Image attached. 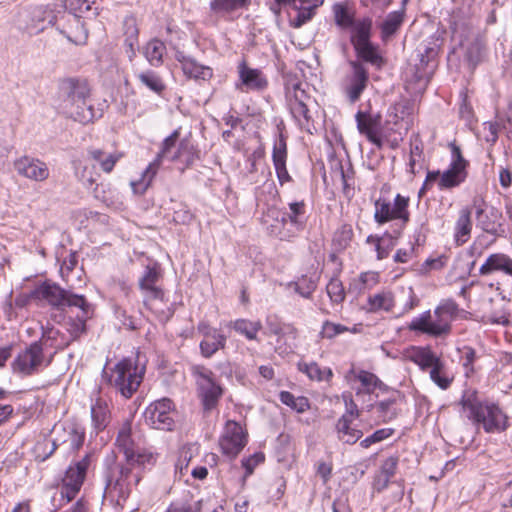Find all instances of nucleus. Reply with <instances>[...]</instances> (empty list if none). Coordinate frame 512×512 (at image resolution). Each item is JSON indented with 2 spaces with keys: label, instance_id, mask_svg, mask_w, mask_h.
<instances>
[{
  "label": "nucleus",
  "instance_id": "obj_10",
  "mask_svg": "<svg viewBox=\"0 0 512 512\" xmlns=\"http://www.w3.org/2000/svg\"><path fill=\"white\" fill-rule=\"evenodd\" d=\"M161 277V269L158 263L149 264L145 267L142 277L139 279V286L144 293L145 305L155 313L164 312V292L157 285Z\"/></svg>",
  "mask_w": 512,
  "mask_h": 512
},
{
  "label": "nucleus",
  "instance_id": "obj_11",
  "mask_svg": "<svg viewBox=\"0 0 512 512\" xmlns=\"http://www.w3.org/2000/svg\"><path fill=\"white\" fill-rule=\"evenodd\" d=\"M191 371L204 408L207 410L214 408L222 396L223 389L216 383L213 372L201 365L193 366Z\"/></svg>",
  "mask_w": 512,
  "mask_h": 512
},
{
  "label": "nucleus",
  "instance_id": "obj_3",
  "mask_svg": "<svg viewBox=\"0 0 512 512\" xmlns=\"http://www.w3.org/2000/svg\"><path fill=\"white\" fill-rule=\"evenodd\" d=\"M57 335L58 331L53 328L45 331L40 341L32 343L16 357L12 364L13 371L21 375H30L47 366L52 358L49 349H60L68 344L65 341H58Z\"/></svg>",
  "mask_w": 512,
  "mask_h": 512
},
{
  "label": "nucleus",
  "instance_id": "obj_57",
  "mask_svg": "<svg viewBox=\"0 0 512 512\" xmlns=\"http://www.w3.org/2000/svg\"><path fill=\"white\" fill-rule=\"evenodd\" d=\"M58 441V439L50 440L47 438L39 440L34 446V454L36 459L41 462L48 459L56 450Z\"/></svg>",
  "mask_w": 512,
  "mask_h": 512
},
{
  "label": "nucleus",
  "instance_id": "obj_26",
  "mask_svg": "<svg viewBox=\"0 0 512 512\" xmlns=\"http://www.w3.org/2000/svg\"><path fill=\"white\" fill-rule=\"evenodd\" d=\"M60 20L61 19L57 17V24L55 27L69 41L77 45L84 44L86 42L88 33L79 16H68L66 20L68 25L61 24Z\"/></svg>",
  "mask_w": 512,
  "mask_h": 512
},
{
  "label": "nucleus",
  "instance_id": "obj_21",
  "mask_svg": "<svg viewBox=\"0 0 512 512\" xmlns=\"http://www.w3.org/2000/svg\"><path fill=\"white\" fill-rule=\"evenodd\" d=\"M17 173L27 179L42 182L50 175L47 164L40 159L22 156L14 163Z\"/></svg>",
  "mask_w": 512,
  "mask_h": 512
},
{
  "label": "nucleus",
  "instance_id": "obj_61",
  "mask_svg": "<svg viewBox=\"0 0 512 512\" xmlns=\"http://www.w3.org/2000/svg\"><path fill=\"white\" fill-rule=\"evenodd\" d=\"M335 22L338 26L348 29L355 22L348 9L342 4H335L333 6Z\"/></svg>",
  "mask_w": 512,
  "mask_h": 512
},
{
  "label": "nucleus",
  "instance_id": "obj_24",
  "mask_svg": "<svg viewBox=\"0 0 512 512\" xmlns=\"http://www.w3.org/2000/svg\"><path fill=\"white\" fill-rule=\"evenodd\" d=\"M272 161L280 185L292 181L286 168L287 162V144L282 134L275 140L272 149Z\"/></svg>",
  "mask_w": 512,
  "mask_h": 512
},
{
  "label": "nucleus",
  "instance_id": "obj_63",
  "mask_svg": "<svg viewBox=\"0 0 512 512\" xmlns=\"http://www.w3.org/2000/svg\"><path fill=\"white\" fill-rule=\"evenodd\" d=\"M394 430L392 428H382L376 430L373 434L366 437L360 442L361 447L369 448L372 444L381 442L387 438H389L393 434Z\"/></svg>",
  "mask_w": 512,
  "mask_h": 512
},
{
  "label": "nucleus",
  "instance_id": "obj_59",
  "mask_svg": "<svg viewBox=\"0 0 512 512\" xmlns=\"http://www.w3.org/2000/svg\"><path fill=\"white\" fill-rule=\"evenodd\" d=\"M460 46L462 49H465V58L468 63L472 66H475L480 61L482 56L481 43L474 39L471 42L467 41V43L461 42Z\"/></svg>",
  "mask_w": 512,
  "mask_h": 512
},
{
  "label": "nucleus",
  "instance_id": "obj_6",
  "mask_svg": "<svg viewBox=\"0 0 512 512\" xmlns=\"http://www.w3.org/2000/svg\"><path fill=\"white\" fill-rule=\"evenodd\" d=\"M144 371L131 359L119 361L111 370L108 381L125 398L137 391L143 380Z\"/></svg>",
  "mask_w": 512,
  "mask_h": 512
},
{
  "label": "nucleus",
  "instance_id": "obj_23",
  "mask_svg": "<svg viewBox=\"0 0 512 512\" xmlns=\"http://www.w3.org/2000/svg\"><path fill=\"white\" fill-rule=\"evenodd\" d=\"M251 0H211V12L225 20H234L239 17L243 10L249 8Z\"/></svg>",
  "mask_w": 512,
  "mask_h": 512
},
{
  "label": "nucleus",
  "instance_id": "obj_42",
  "mask_svg": "<svg viewBox=\"0 0 512 512\" xmlns=\"http://www.w3.org/2000/svg\"><path fill=\"white\" fill-rule=\"evenodd\" d=\"M372 22L368 18L355 21L348 29L351 30V41L354 46L370 41Z\"/></svg>",
  "mask_w": 512,
  "mask_h": 512
},
{
  "label": "nucleus",
  "instance_id": "obj_12",
  "mask_svg": "<svg viewBox=\"0 0 512 512\" xmlns=\"http://www.w3.org/2000/svg\"><path fill=\"white\" fill-rule=\"evenodd\" d=\"M90 464L89 456L71 464L65 471L59 486L61 499L69 503L76 498L84 483L86 472Z\"/></svg>",
  "mask_w": 512,
  "mask_h": 512
},
{
  "label": "nucleus",
  "instance_id": "obj_55",
  "mask_svg": "<svg viewBox=\"0 0 512 512\" xmlns=\"http://www.w3.org/2000/svg\"><path fill=\"white\" fill-rule=\"evenodd\" d=\"M354 47L358 56L361 57L364 61L369 62L377 67L382 65L383 59L379 55L377 48L373 46L370 41Z\"/></svg>",
  "mask_w": 512,
  "mask_h": 512
},
{
  "label": "nucleus",
  "instance_id": "obj_30",
  "mask_svg": "<svg viewBox=\"0 0 512 512\" xmlns=\"http://www.w3.org/2000/svg\"><path fill=\"white\" fill-rule=\"evenodd\" d=\"M84 304L80 306H73L79 309L76 319H70L67 322V330L70 333L72 339L78 338L86 330V322L93 316L94 308L84 297Z\"/></svg>",
  "mask_w": 512,
  "mask_h": 512
},
{
  "label": "nucleus",
  "instance_id": "obj_62",
  "mask_svg": "<svg viewBox=\"0 0 512 512\" xmlns=\"http://www.w3.org/2000/svg\"><path fill=\"white\" fill-rule=\"evenodd\" d=\"M327 294L333 303L339 304L345 298L342 282L338 278H332L326 286Z\"/></svg>",
  "mask_w": 512,
  "mask_h": 512
},
{
  "label": "nucleus",
  "instance_id": "obj_19",
  "mask_svg": "<svg viewBox=\"0 0 512 512\" xmlns=\"http://www.w3.org/2000/svg\"><path fill=\"white\" fill-rule=\"evenodd\" d=\"M237 89L242 92H259L268 86V79L261 69L252 68L245 62H241L238 67Z\"/></svg>",
  "mask_w": 512,
  "mask_h": 512
},
{
  "label": "nucleus",
  "instance_id": "obj_29",
  "mask_svg": "<svg viewBox=\"0 0 512 512\" xmlns=\"http://www.w3.org/2000/svg\"><path fill=\"white\" fill-rule=\"evenodd\" d=\"M356 122L359 132L365 135L370 142L380 146L378 137L380 117L358 111L356 114Z\"/></svg>",
  "mask_w": 512,
  "mask_h": 512
},
{
  "label": "nucleus",
  "instance_id": "obj_22",
  "mask_svg": "<svg viewBox=\"0 0 512 512\" xmlns=\"http://www.w3.org/2000/svg\"><path fill=\"white\" fill-rule=\"evenodd\" d=\"M401 358L416 364L420 370L428 371L440 357L430 346H409L401 352Z\"/></svg>",
  "mask_w": 512,
  "mask_h": 512
},
{
  "label": "nucleus",
  "instance_id": "obj_58",
  "mask_svg": "<svg viewBox=\"0 0 512 512\" xmlns=\"http://www.w3.org/2000/svg\"><path fill=\"white\" fill-rule=\"evenodd\" d=\"M128 464L130 465H139V466H150L156 462V456L153 452L136 447L133 450V455L131 457H126Z\"/></svg>",
  "mask_w": 512,
  "mask_h": 512
},
{
  "label": "nucleus",
  "instance_id": "obj_53",
  "mask_svg": "<svg viewBox=\"0 0 512 512\" xmlns=\"http://www.w3.org/2000/svg\"><path fill=\"white\" fill-rule=\"evenodd\" d=\"M288 287L292 288L303 298H310L317 287V281L313 277L302 276L296 281L290 282Z\"/></svg>",
  "mask_w": 512,
  "mask_h": 512
},
{
  "label": "nucleus",
  "instance_id": "obj_1",
  "mask_svg": "<svg viewBox=\"0 0 512 512\" xmlns=\"http://www.w3.org/2000/svg\"><path fill=\"white\" fill-rule=\"evenodd\" d=\"M460 405L461 415L487 433H500L507 428L506 414L496 404L480 400L476 390H464Z\"/></svg>",
  "mask_w": 512,
  "mask_h": 512
},
{
  "label": "nucleus",
  "instance_id": "obj_20",
  "mask_svg": "<svg viewBox=\"0 0 512 512\" xmlns=\"http://www.w3.org/2000/svg\"><path fill=\"white\" fill-rule=\"evenodd\" d=\"M368 72L363 65L352 62L351 71L343 80V91L350 102L354 103L359 100L361 94L367 87Z\"/></svg>",
  "mask_w": 512,
  "mask_h": 512
},
{
  "label": "nucleus",
  "instance_id": "obj_32",
  "mask_svg": "<svg viewBox=\"0 0 512 512\" xmlns=\"http://www.w3.org/2000/svg\"><path fill=\"white\" fill-rule=\"evenodd\" d=\"M472 226L471 209L469 207H463L460 209L454 225L453 236L457 245H463L469 240Z\"/></svg>",
  "mask_w": 512,
  "mask_h": 512
},
{
  "label": "nucleus",
  "instance_id": "obj_7",
  "mask_svg": "<svg viewBox=\"0 0 512 512\" xmlns=\"http://www.w3.org/2000/svg\"><path fill=\"white\" fill-rule=\"evenodd\" d=\"M31 295L32 298L56 309L85 305L83 295L71 293L62 289L59 285L48 281L36 286Z\"/></svg>",
  "mask_w": 512,
  "mask_h": 512
},
{
  "label": "nucleus",
  "instance_id": "obj_47",
  "mask_svg": "<svg viewBox=\"0 0 512 512\" xmlns=\"http://www.w3.org/2000/svg\"><path fill=\"white\" fill-rule=\"evenodd\" d=\"M231 327L248 340H257V334L262 329L260 321H251L248 319H237Z\"/></svg>",
  "mask_w": 512,
  "mask_h": 512
},
{
  "label": "nucleus",
  "instance_id": "obj_13",
  "mask_svg": "<svg viewBox=\"0 0 512 512\" xmlns=\"http://www.w3.org/2000/svg\"><path fill=\"white\" fill-rule=\"evenodd\" d=\"M409 198L397 194L393 203L386 199L379 198L375 201L374 219L378 224H383L391 220H400L402 226L409 221Z\"/></svg>",
  "mask_w": 512,
  "mask_h": 512
},
{
  "label": "nucleus",
  "instance_id": "obj_56",
  "mask_svg": "<svg viewBox=\"0 0 512 512\" xmlns=\"http://www.w3.org/2000/svg\"><path fill=\"white\" fill-rule=\"evenodd\" d=\"M279 399L283 404L297 411L298 413H303L309 408V402L306 397H296L288 391H281L279 394Z\"/></svg>",
  "mask_w": 512,
  "mask_h": 512
},
{
  "label": "nucleus",
  "instance_id": "obj_50",
  "mask_svg": "<svg viewBox=\"0 0 512 512\" xmlns=\"http://www.w3.org/2000/svg\"><path fill=\"white\" fill-rule=\"evenodd\" d=\"M53 5H56V11H60V14H58L59 19L64 18V13L59 8L68 11L69 16H79L80 13L90 9L87 0H57V3Z\"/></svg>",
  "mask_w": 512,
  "mask_h": 512
},
{
  "label": "nucleus",
  "instance_id": "obj_33",
  "mask_svg": "<svg viewBox=\"0 0 512 512\" xmlns=\"http://www.w3.org/2000/svg\"><path fill=\"white\" fill-rule=\"evenodd\" d=\"M197 444H186L178 450L177 460L175 462V477L178 480L188 482V467L190 461L198 454Z\"/></svg>",
  "mask_w": 512,
  "mask_h": 512
},
{
  "label": "nucleus",
  "instance_id": "obj_31",
  "mask_svg": "<svg viewBox=\"0 0 512 512\" xmlns=\"http://www.w3.org/2000/svg\"><path fill=\"white\" fill-rule=\"evenodd\" d=\"M399 399V397H389L372 405V413L375 415L377 422L387 423L398 416L400 412Z\"/></svg>",
  "mask_w": 512,
  "mask_h": 512
},
{
  "label": "nucleus",
  "instance_id": "obj_9",
  "mask_svg": "<svg viewBox=\"0 0 512 512\" xmlns=\"http://www.w3.org/2000/svg\"><path fill=\"white\" fill-rule=\"evenodd\" d=\"M178 137L179 132L175 130L162 142L161 150L155 157V159H159L160 165L163 159H168L187 167L198 158V152L193 143L189 139H182L177 144Z\"/></svg>",
  "mask_w": 512,
  "mask_h": 512
},
{
  "label": "nucleus",
  "instance_id": "obj_52",
  "mask_svg": "<svg viewBox=\"0 0 512 512\" xmlns=\"http://www.w3.org/2000/svg\"><path fill=\"white\" fill-rule=\"evenodd\" d=\"M404 18L403 11H394L387 15L381 25L382 38L384 40L391 37L401 26Z\"/></svg>",
  "mask_w": 512,
  "mask_h": 512
},
{
  "label": "nucleus",
  "instance_id": "obj_48",
  "mask_svg": "<svg viewBox=\"0 0 512 512\" xmlns=\"http://www.w3.org/2000/svg\"><path fill=\"white\" fill-rule=\"evenodd\" d=\"M117 447L123 452L125 458L133 455V450L136 449L134 441L131 438V423L125 422L118 432L116 439Z\"/></svg>",
  "mask_w": 512,
  "mask_h": 512
},
{
  "label": "nucleus",
  "instance_id": "obj_14",
  "mask_svg": "<svg viewBox=\"0 0 512 512\" xmlns=\"http://www.w3.org/2000/svg\"><path fill=\"white\" fill-rule=\"evenodd\" d=\"M248 442L247 433L235 421H227L219 438V446L223 455L234 459L243 450Z\"/></svg>",
  "mask_w": 512,
  "mask_h": 512
},
{
  "label": "nucleus",
  "instance_id": "obj_34",
  "mask_svg": "<svg viewBox=\"0 0 512 512\" xmlns=\"http://www.w3.org/2000/svg\"><path fill=\"white\" fill-rule=\"evenodd\" d=\"M323 2L324 0H293L292 7L296 10V15L292 19L293 25L300 27L309 21Z\"/></svg>",
  "mask_w": 512,
  "mask_h": 512
},
{
  "label": "nucleus",
  "instance_id": "obj_44",
  "mask_svg": "<svg viewBox=\"0 0 512 512\" xmlns=\"http://www.w3.org/2000/svg\"><path fill=\"white\" fill-rule=\"evenodd\" d=\"M109 415L107 402L102 398H97L91 405V418L97 430H102L106 427Z\"/></svg>",
  "mask_w": 512,
  "mask_h": 512
},
{
  "label": "nucleus",
  "instance_id": "obj_43",
  "mask_svg": "<svg viewBox=\"0 0 512 512\" xmlns=\"http://www.w3.org/2000/svg\"><path fill=\"white\" fill-rule=\"evenodd\" d=\"M166 52V46L159 39H152L144 47V56L150 65L158 67L163 62V56Z\"/></svg>",
  "mask_w": 512,
  "mask_h": 512
},
{
  "label": "nucleus",
  "instance_id": "obj_49",
  "mask_svg": "<svg viewBox=\"0 0 512 512\" xmlns=\"http://www.w3.org/2000/svg\"><path fill=\"white\" fill-rule=\"evenodd\" d=\"M226 345V336L220 332L213 334L211 337L204 338L200 342V351L205 358H210L218 350L223 349Z\"/></svg>",
  "mask_w": 512,
  "mask_h": 512
},
{
  "label": "nucleus",
  "instance_id": "obj_41",
  "mask_svg": "<svg viewBox=\"0 0 512 512\" xmlns=\"http://www.w3.org/2000/svg\"><path fill=\"white\" fill-rule=\"evenodd\" d=\"M352 422L346 418H339L336 423L338 439L343 443L354 444L362 437L361 430L351 427Z\"/></svg>",
  "mask_w": 512,
  "mask_h": 512
},
{
  "label": "nucleus",
  "instance_id": "obj_45",
  "mask_svg": "<svg viewBox=\"0 0 512 512\" xmlns=\"http://www.w3.org/2000/svg\"><path fill=\"white\" fill-rule=\"evenodd\" d=\"M298 369L305 373L311 380L329 381L333 376V372L330 368H321L316 362H299Z\"/></svg>",
  "mask_w": 512,
  "mask_h": 512
},
{
  "label": "nucleus",
  "instance_id": "obj_18",
  "mask_svg": "<svg viewBox=\"0 0 512 512\" xmlns=\"http://www.w3.org/2000/svg\"><path fill=\"white\" fill-rule=\"evenodd\" d=\"M140 481V475L129 467H122L115 479H110L106 486V492L111 497H116L117 502L125 501L131 493L132 487Z\"/></svg>",
  "mask_w": 512,
  "mask_h": 512
},
{
  "label": "nucleus",
  "instance_id": "obj_4",
  "mask_svg": "<svg viewBox=\"0 0 512 512\" xmlns=\"http://www.w3.org/2000/svg\"><path fill=\"white\" fill-rule=\"evenodd\" d=\"M457 311V304L452 300H446L436 307L433 313L428 310L414 317L408 328L434 337L446 335L450 332L451 322Z\"/></svg>",
  "mask_w": 512,
  "mask_h": 512
},
{
  "label": "nucleus",
  "instance_id": "obj_2",
  "mask_svg": "<svg viewBox=\"0 0 512 512\" xmlns=\"http://www.w3.org/2000/svg\"><path fill=\"white\" fill-rule=\"evenodd\" d=\"M59 97L61 107L75 121L87 124L102 116L101 110H95L90 100V88L87 82L66 79L61 82Z\"/></svg>",
  "mask_w": 512,
  "mask_h": 512
},
{
  "label": "nucleus",
  "instance_id": "obj_17",
  "mask_svg": "<svg viewBox=\"0 0 512 512\" xmlns=\"http://www.w3.org/2000/svg\"><path fill=\"white\" fill-rule=\"evenodd\" d=\"M473 205L478 225L485 232L494 236L504 234L503 214L500 209L494 206L484 208L485 202L481 198L474 199Z\"/></svg>",
  "mask_w": 512,
  "mask_h": 512
},
{
  "label": "nucleus",
  "instance_id": "obj_5",
  "mask_svg": "<svg viewBox=\"0 0 512 512\" xmlns=\"http://www.w3.org/2000/svg\"><path fill=\"white\" fill-rule=\"evenodd\" d=\"M450 148L451 161L448 168L442 173L439 170L428 171L423 187L420 189V194L434 182H437L439 190H450L466 181L468 161L464 159L461 149L457 145L451 144Z\"/></svg>",
  "mask_w": 512,
  "mask_h": 512
},
{
  "label": "nucleus",
  "instance_id": "obj_28",
  "mask_svg": "<svg viewBox=\"0 0 512 512\" xmlns=\"http://www.w3.org/2000/svg\"><path fill=\"white\" fill-rule=\"evenodd\" d=\"M85 156L95 166L98 165L103 172L111 173L123 155L118 151L106 152L98 148H89Z\"/></svg>",
  "mask_w": 512,
  "mask_h": 512
},
{
  "label": "nucleus",
  "instance_id": "obj_38",
  "mask_svg": "<svg viewBox=\"0 0 512 512\" xmlns=\"http://www.w3.org/2000/svg\"><path fill=\"white\" fill-rule=\"evenodd\" d=\"M431 381L440 389L446 390L453 382V375L441 358L428 370Z\"/></svg>",
  "mask_w": 512,
  "mask_h": 512
},
{
  "label": "nucleus",
  "instance_id": "obj_25",
  "mask_svg": "<svg viewBox=\"0 0 512 512\" xmlns=\"http://www.w3.org/2000/svg\"><path fill=\"white\" fill-rule=\"evenodd\" d=\"M175 59L180 63L183 73L191 79L209 80L213 71L209 66L198 63L194 58L185 55L181 51L175 53Z\"/></svg>",
  "mask_w": 512,
  "mask_h": 512
},
{
  "label": "nucleus",
  "instance_id": "obj_35",
  "mask_svg": "<svg viewBox=\"0 0 512 512\" xmlns=\"http://www.w3.org/2000/svg\"><path fill=\"white\" fill-rule=\"evenodd\" d=\"M160 168L159 159H154L146 169L141 173L139 179L130 182L131 189L134 194L142 195L151 185L154 177Z\"/></svg>",
  "mask_w": 512,
  "mask_h": 512
},
{
  "label": "nucleus",
  "instance_id": "obj_64",
  "mask_svg": "<svg viewBox=\"0 0 512 512\" xmlns=\"http://www.w3.org/2000/svg\"><path fill=\"white\" fill-rule=\"evenodd\" d=\"M347 331H350V329L344 325L325 321L322 325L321 335L324 338L332 339Z\"/></svg>",
  "mask_w": 512,
  "mask_h": 512
},
{
  "label": "nucleus",
  "instance_id": "obj_36",
  "mask_svg": "<svg viewBox=\"0 0 512 512\" xmlns=\"http://www.w3.org/2000/svg\"><path fill=\"white\" fill-rule=\"evenodd\" d=\"M349 376L360 383L361 391L365 393H373L376 389H381L384 386L382 381L375 374L366 370H356L352 368L349 371Z\"/></svg>",
  "mask_w": 512,
  "mask_h": 512
},
{
  "label": "nucleus",
  "instance_id": "obj_60",
  "mask_svg": "<svg viewBox=\"0 0 512 512\" xmlns=\"http://www.w3.org/2000/svg\"><path fill=\"white\" fill-rule=\"evenodd\" d=\"M379 283V274L374 271L363 272L359 275L357 280H354V285L358 292L366 289H372Z\"/></svg>",
  "mask_w": 512,
  "mask_h": 512
},
{
  "label": "nucleus",
  "instance_id": "obj_40",
  "mask_svg": "<svg viewBox=\"0 0 512 512\" xmlns=\"http://www.w3.org/2000/svg\"><path fill=\"white\" fill-rule=\"evenodd\" d=\"M367 243L373 244L375 246L377 259L382 260L388 257L394 248L396 241L395 237H393L390 233H384L382 236H368Z\"/></svg>",
  "mask_w": 512,
  "mask_h": 512
},
{
  "label": "nucleus",
  "instance_id": "obj_37",
  "mask_svg": "<svg viewBox=\"0 0 512 512\" xmlns=\"http://www.w3.org/2000/svg\"><path fill=\"white\" fill-rule=\"evenodd\" d=\"M368 310L371 312H389L395 305L394 295L391 291L382 290L368 297Z\"/></svg>",
  "mask_w": 512,
  "mask_h": 512
},
{
  "label": "nucleus",
  "instance_id": "obj_54",
  "mask_svg": "<svg viewBox=\"0 0 512 512\" xmlns=\"http://www.w3.org/2000/svg\"><path fill=\"white\" fill-rule=\"evenodd\" d=\"M137 78L144 86L157 94H161L165 89V84L161 77L152 70L139 73Z\"/></svg>",
  "mask_w": 512,
  "mask_h": 512
},
{
  "label": "nucleus",
  "instance_id": "obj_8",
  "mask_svg": "<svg viewBox=\"0 0 512 512\" xmlns=\"http://www.w3.org/2000/svg\"><path fill=\"white\" fill-rule=\"evenodd\" d=\"M58 14L60 11H56V5L36 6L20 13L17 26L29 35H36L42 32L47 24L56 26Z\"/></svg>",
  "mask_w": 512,
  "mask_h": 512
},
{
  "label": "nucleus",
  "instance_id": "obj_51",
  "mask_svg": "<svg viewBox=\"0 0 512 512\" xmlns=\"http://www.w3.org/2000/svg\"><path fill=\"white\" fill-rule=\"evenodd\" d=\"M353 238V229L350 224L341 225L334 233L332 245L338 252L345 250Z\"/></svg>",
  "mask_w": 512,
  "mask_h": 512
},
{
  "label": "nucleus",
  "instance_id": "obj_39",
  "mask_svg": "<svg viewBox=\"0 0 512 512\" xmlns=\"http://www.w3.org/2000/svg\"><path fill=\"white\" fill-rule=\"evenodd\" d=\"M75 173L80 181L88 187L92 186L99 177L95 165L93 162L91 163L86 156L77 161Z\"/></svg>",
  "mask_w": 512,
  "mask_h": 512
},
{
  "label": "nucleus",
  "instance_id": "obj_27",
  "mask_svg": "<svg viewBox=\"0 0 512 512\" xmlns=\"http://www.w3.org/2000/svg\"><path fill=\"white\" fill-rule=\"evenodd\" d=\"M306 204L304 201L291 202L288 205V210L282 213L281 220L277 221L279 224L285 225L289 223L295 231H301L306 224Z\"/></svg>",
  "mask_w": 512,
  "mask_h": 512
},
{
  "label": "nucleus",
  "instance_id": "obj_46",
  "mask_svg": "<svg viewBox=\"0 0 512 512\" xmlns=\"http://www.w3.org/2000/svg\"><path fill=\"white\" fill-rule=\"evenodd\" d=\"M65 433V437L62 439L57 438L59 441L58 443L65 445L67 450H77L79 449L85 438L84 431L74 425H70L67 428L63 429Z\"/></svg>",
  "mask_w": 512,
  "mask_h": 512
},
{
  "label": "nucleus",
  "instance_id": "obj_15",
  "mask_svg": "<svg viewBox=\"0 0 512 512\" xmlns=\"http://www.w3.org/2000/svg\"><path fill=\"white\" fill-rule=\"evenodd\" d=\"M173 405L168 398L156 400L144 411L145 423L157 430L170 431L174 426Z\"/></svg>",
  "mask_w": 512,
  "mask_h": 512
},
{
  "label": "nucleus",
  "instance_id": "obj_16",
  "mask_svg": "<svg viewBox=\"0 0 512 512\" xmlns=\"http://www.w3.org/2000/svg\"><path fill=\"white\" fill-rule=\"evenodd\" d=\"M310 97L301 84L294 83L286 87V102L289 111L300 127H305L310 120L308 101Z\"/></svg>",
  "mask_w": 512,
  "mask_h": 512
}]
</instances>
